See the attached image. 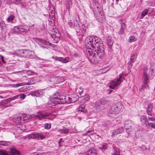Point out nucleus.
I'll list each match as a JSON object with an SVG mask.
<instances>
[{
  "label": "nucleus",
  "instance_id": "19",
  "mask_svg": "<svg viewBox=\"0 0 155 155\" xmlns=\"http://www.w3.org/2000/svg\"><path fill=\"white\" fill-rule=\"evenodd\" d=\"M44 93L42 91H35L31 94L33 96H36V97H42L44 95Z\"/></svg>",
  "mask_w": 155,
  "mask_h": 155
},
{
  "label": "nucleus",
  "instance_id": "61",
  "mask_svg": "<svg viewBox=\"0 0 155 155\" xmlns=\"http://www.w3.org/2000/svg\"><path fill=\"white\" fill-rule=\"evenodd\" d=\"M35 155H42V154H41V153H38L36 154V153H35Z\"/></svg>",
  "mask_w": 155,
  "mask_h": 155
},
{
  "label": "nucleus",
  "instance_id": "60",
  "mask_svg": "<svg viewBox=\"0 0 155 155\" xmlns=\"http://www.w3.org/2000/svg\"><path fill=\"white\" fill-rule=\"evenodd\" d=\"M123 21V20L122 19H120L119 20L118 22H119L121 25L122 23H122Z\"/></svg>",
  "mask_w": 155,
  "mask_h": 155
},
{
  "label": "nucleus",
  "instance_id": "36",
  "mask_svg": "<svg viewBox=\"0 0 155 155\" xmlns=\"http://www.w3.org/2000/svg\"><path fill=\"white\" fill-rule=\"evenodd\" d=\"M0 155H10L6 150H0Z\"/></svg>",
  "mask_w": 155,
  "mask_h": 155
},
{
  "label": "nucleus",
  "instance_id": "31",
  "mask_svg": "<svg viewBox=\"0 0 155 155\" xmlns=\"http://www.w3.org/2000/svg\"><path fill=\"white\" fill-rule=\"evenodd\" d=\"M113 150L114 152L112 154H120V152L119 150L116 148V147H113Z\"/></svg>",
  "mask_w": 155,
  "mask_h": 155
},
{
  "label": "nucleus",
  "instance_id": "25",
  "mask_svg": "<svg viewBox=\"0 0 155 155\" xmlns=\"http://www.w3.org/2000/svg\"><path fill=\"white\" fill-rule=\"evenodd\" d=\"M21 119V118L19 115H15L13 118V120L15 121L16 123H21L20 122Z\"/></svg>",
  "mask_w": 155,
  "mask_h": 155
},
{
  "label": "nucleus",
  "instance_id": "56",
  "mask_svg": "<svg viewBox=\"0 0 155 155\" xmlns=\"http://www.w3.org/2000/svg\"><path fill=\"white\" fill-rule=\"evenodd\" d=\"M68 58H66L64 59H62L63 60V63H66V62H68V61L67 60Z\"/></svg>",
  "mask_w": 155,
  "mask_h": 155
},
{
  "label": "nucleus",
  "instance_id": "45",
  "mask_svg": "<svg viewBox=\"0 0 155 155\" xmlns=\"http://www.w3.org/2000/svg\"><path fill=\"white\" fill-rule=\"evenodd\" d=\"M121 28L125 29L126 28V25L124 23H122L121 25Z\"/></svg>",
  "mask_w": 155,
  "mask_h": 155
},
{
  "label": "nucleus",
  "instance_id": "50",
  "mask_svg": "<svg viewBox=\"0 0 155 155\" xmlns=\"http://www.w3.org/2000/svg\"><path fill=\"white\" fill-rule=\"evenodd\" d=\"M4 2H5L7 4L11 3V0H4Z\"/></svg>",
  "mask_w": 155,
  "mask_h": 155
},
{
  "label": "nucleus",
  "instance_id": "21",
  "mask_svg": "<svg viewBox=\"0 0 155 155\" xmlns=\"http://www.w3.org/2000/svg\"><path fill=\"white\" fill-rule=\"evenodd\" d=\"M9 150L12 155H18L19 153V152L14 148H10Z\"/></svg>",
  "mask_w": 155,
  "mask_h": 155
},
{
  "label": "nucleus",
  "instance_id": "4",
  "mask_svg": "<svg viewBox=\"0 0 155 155\" xmlns=\"http://www.w3.org/2000/svg\"><path fill=\"white\" fill-rule=\"evenodd\" d=\"M123 107L122 104L120 102L113 105L109 111V114L116 115L119 113Z\"/></svg>",
  "mask_w": 155,
  "mask_h": 155
},
{
  "label": "nucleus",
  "instance_id": "33",
  "mask_svg": "<svg viewBox=\"0 0 155 155\" xmlns=\"http://www.w3.org/2000/svg\"><path fill=\"white\" fill-rule=\"evenodd\" d=\"M14 18V16L13 15H11L7 18V21L9 22H12Z\"/></svg>",
  "mask_w": 155,
  "mask_h": 155
},
{
  "label": "nucleus",
  "instance_id": "59",
  "mask_svg": "<svg viewBox=\"0 0 155 155\" xmlns=\"http://www.w3.org/2000/svg\"><path fill=\"white\" fill-rule=\"evenodd\" d=\"M32 84V83L31 82H28L26 83L25 84L26 85H29L31 84Z\"/></svg>",
  "mask_w": 155,
  "mask_h": 155
},
{
  "label": "nucleus",
  "instance_id": "35",
  "mask_svg": "<svg viewBox=\"0 0 155 155\" xmlns=\"http://www.w3.org/2000/svg\"><path fill=\"white\" fill-rule=\"evenodd\" d=\"M22 0H11V3L18 4L21 3Z\"/></svg>",
  "mask_w": 155,
  "mask_h": 155
},
{
  "label": "nucleus",
  "instance_id": "32",
  "mask_svg": "<svg viewBox=\"0 0 155 155\" xmlns=\"http://www.w3.org/2000/svg\"><path fill=\"white\" fill-rule=\"evenodd\" d=\"M57 82L58 83H62L64 81V77H58L57 78Z\"/></svg>",
  "mask_w": 155,
  "mask_h": 155
},
{
  "label": "nucleus",
  "instance_id": "13",
  "mask_svg": "<svg viewBox=\"0 0 155 155\" xmlns=\"http://www.w3.org/2000/svg\"><path fill=\"white\" fill-rule=\"evenodd\" d=\"M91 38V37H86L85 40V45L88 48H91V47L93 48L94 46V44H92Z\"/></svg>",
  "mask_w": 155,
  "mask_h": 155
},
{
  "label": "nucleus",
  "instance_id": "47",
  "mask_svg": "<svg viewBox=\"0 0 155 155\" xmlns=\"http://www.w3.org/2000/svg\"><path fill=\"white\" fill-rule=\"evenodd\" d=\"M94 7H100V5L97 2H94L93 3Z\"/></svg>",
  "mask_w": 155,
  "mask_h": 155
},
{
  "label": "nucleus",
  "instance_id": "58",
  "mask_svg": "<svg viewBox=\"0 0 155 155\" xmlns=\"http://www.w3.org/2000/svg\"><path fill=\"white\" fill-rule=\"evenodd\" d=\"M68 25L69 27H71L72 25V23L71 22H68Z\"/></svg>",
  "mask_w": 155,
  "mask_h": 155
},
{
  "label": "nucleus",
  "instance_id": "39",
  "mask_svg": "<svg viewBox=\"0 0 155 155\" xmlns=\"http://www.w3.org/2000/svg\"><path fill=\"white\" fill-rule=\"evenodd\" d=\"M150 126L151 127L155 129V123H148L147 124V126Z\"/></svg>",
  "mask_w": 155,
  "mask_h": 155
},
{
  "label": "nucleus",
  "instance_id": "23",
  "mask_svg": "<svg viewBox=\"0 0 155 155\" xmlns=\"http://www.w3.org/2000/svg\"><path fill=\"white\" fill-rule=\"evenodd\" d=\"M87 155H97V151L93 149L88 150L87 153Z\"/></svg>",
  "mask_w": 155,
  "mask_h": 155
},
{
  "label": "nucleus",
  "instance_id": "16",
  "mask_svg": "<svg viewBox=\"0 0 155 155\" xmlns=\"http://www.w3.org/2000/svg\"><path fill=\"white\" fill-rule=\"evenodd\" d=\"M153 107V106L152 103H150L148 106L147 109V112L148 115L150 116L152 115V111Z\"/></svg>",
  "mask_w": 155,
  "mask_h": 155
},
{
  "label": "nucleus",
  "instance_id": "53",
  "mask_svg": "<svg viewBox=\"0 0 155 155\" xmlns=\"http://www.w3.org/2000/svg\"><path fill=\"white\" fill-rule=\"evenodd\" d=\"M56 60L60 61H61L63 62V60L61 58L58 57L56 59Z\"/></svg>",
  "mask_w": 155,
  "mask_h": 155
},
{
  "label": "nucleus",
  "instance_id": "49",
  "mask_svg": "<svg viewBox=\"0 0 155 155\" xmlns=\"http://www.w3.org/2000/svg\"><path fill=\"white\" fill-rule=\"evenodd\" d=\"M89 96L88 95H86L84 97L85 100L87 101H88L89 99Z\"/></svg>",
  "mask_w": 155,
  "mask_h": 155
},
{
  "label": "nucleus",
  "instance_id": "11",
  "mask_svg": "<svg viewBox=\"0 0 155 155\" xmlns=\"http://www.w3.org/2000/svg\"><path fill=\"white\" fill-rule=\"evenodd\" d=\"M48 115L43 113L41 111L37 113L36 115L32 114L31 115V117L32 118H37L40 120L43 118H45Z\"/></svg>",
  "mask_w": 155,
  "mask_h": 155
},
{
  "label": "nucleus",
  "instance_id": "3",
  "mask_svg": "<svg viewBox=\"0 0 155 155\" xmlns=\"http://www.w3.org/2000/svg\"><path fill=\"white\" fill-rule=\"evenodd\" d=\"M99 51L97 50L92 51H88L89 56H88V59L89 61L91 63H97L100 61L101 58L103 56L104 54H103L102 56L100 57L98 54Z\"/></svg>",
  "mask_w": 155,
  "mask_h": 155
},
{
  "label": "nucleus",
  "instance_id": "20",
  "mask_svg": "<svg viewBox=\"0 0 155 155\" xmlns=\"http://www.w3.org/2000/svg\"><path fill=\"white\" fill-rule=\"evenodd\" d=\"M140 120L142 123L144 124L146 126H147V124H148V123L146 116L144 115L140 117Z\"/></svg>",
  "mask_w": 155,
  "mask_h": 155
},
{
  "label": "nucleus",
  "instance_id": "34",
  "mask_svg": "<svg viewBox=\"0 0 155 155\" xmlns=\"http://www.w3.org/2000/svg\"><path fill=\"white\" fill-rule=\"evenodd\" d=\"M18 96V95L15 96L14 97H12L9 98L7 99L6 100V102H9L12 100H14L16 99L17 97Z\"/></svg>",
  "mask_w": 155,
  "mask_h": 155
},
{
  "label": "nucleus",
  "instance_id": "38",
  "mask_svg": "<svg viewBox=\"0 0 155 155\" xmlns=\"http://www.w3.org/2000/svg\"><path fill=\"white\" fill-rule=\"evenodd\" d=\"M136 38L134 36H131L128 39V41L130 42H134L136 41Z\"/></svg>",
  "mask_w": 155,
  "mask_h": 155
},
{
  "label": "nucleus",
  "instance_id": "17",
  "mask_svg": "<svg viewBox=\"0 0 155 155\" xmlns=\"http://www.w3.org/2000/svg\"><path fill=\"white\" fill-rule=\"evenodd\" d=\"M124 130L123 128L121 127L114 130L112 132V136H114L121 133Z\"/></svg>",
  "mask_w": 155,
  "mask_h": 155
},
{
  "label": "nucleus",
  "instance_id": "18",
  "mask_svg": "<svg viewBox=\"0 0 155 155\" xmlns=\"http://www.w3.org/2000/svg\"><path fill=\"white\" fill-rule=\"evenodd\" d=\"M124 127L126 130H129L131 128L132 123L130 120H126L124 122Z\"/></svg>",
  "mask_w": 155,
  "mask_h": 155
},
{
  "label": "nucleus",
  "instance_id": "42",
  "mask_svg": "<svg viewBox=\"0 0 155 155\" xmlns=\"http://www.w3.org/2000/svg\"><path fill=\"white\" fill-rule=\"evenodd\" d=\"M27 89L26 87H23L19 89L18 91L20 92H24Z\"/></svg>",
  "mask_w": 155,
  "mask_h": 155
},
{
  "label": "nucleus",
  "instance_id": "1",
  "mask_svg": "<svg viewBox=\"0 0 155 155\" xmlns=\"http://www.w3.org/2000/svg\"><path fill=\"white\" fill-rule=\"evenodd\" d=\"M91 41H92V44H93L94 46L93 48H95V50L99 51L98 54L101 57L104 54V46L102 43H99L100 42L101 39L97 37H91Z\"/></svg>",
  "mask_w": 155,
  "mask_h": 155
},
{
  "label": "nucleus",
  "instance_id": "5",
  "mask_svg": "<svg viewBox=\"0 0 155 155\" xmlns=\"http://www.w3.org/2000/svg\"><path fill=\"white\" fill-rule=\"evenodd\" d=\"M119 76V78L115 79L110 82V86H109L110 88L114 89L117 86L120 84L122 81H121V79L123 76L122 74H120Z\"/></svg>",
  "mask_w": 155,
  "mask_h": 155
},
{
  "label": "nucleus",
  "instance_id": "7",
  "mask_svg": "<svg viewBox=\"0 0 155 155\" xmlns=\"http://www.w3.org/2000/svg\"><path fill=\"white\" fill-rule=\"evenodd\" d=\"M14 29L16 32L21 33L28 31L29 30V28L27 25H22L15 27Z\"/></svg>",
  "mask_w": 155,
  "mask_h": 155
},
{
  "label": "nucleus",
  "instance_id": "10",
  "mask_svg": "<svg viewBox=\"0 0 155 155\" xmlns=\"http://www.w3.org/2000/svg\"><path fill=\"white\" fill-rule=\"evenodd\" d=\"M33 52L29 50H25L22 51L21 54L26 58H33Z\"/></svg>",
  "mask_w": 155,
  "mask_h": 155
},
{
  "label": "nucleus",
  "instance_id": "44",
  "mask_svg": "<svg viewBox=\"0 0 155 155\" xmlns=\"http://www.w3.org/2000/svg\"><path fill=\"white\" fill-rule=\"evenodd\" d=\"M125 29L121 28L120 31L118 32V34L119 35H122L124 32V31Z\"/></svg>",
  "mask_w": 155,
  "mask_h": 155
},
{
  "label": "nucleus",
  "instance_id": "62",
  "mask_svg": "<svg viewBox=\"0 0 155 155\" xmlns=\"http://www.w3.org/2000/svg\"><path fill=\"white\" fill-rule=\"evenodd\" d=\"M112 91V90H109V92H108V93L109 94H110L111 93V92Z\"/></svg>",
  "mask_w": 155,
  "mask_h": 155
},
{
  "label": "nucleus",
  "instance_id": "22",
  "mask_svg": "<svg viewBox=\"0 0 155 155\" xmlns=\"http://www.w3.org/2000/svg\"><path fill=\"white\" fill-rule=\"evenodd\" d=\"M107 43L110 48H111L112 45L113 44V42L112 38L110 37H108L107 38Z\"/></svg>",
  "mask_w": 155,
  "mask_h": 155
},
{
  "label": "nucleus",
  "instance_id": "52",
  "mask_svg": "<svg viewBox=\"0 0 155 155\" xmlns=\"http://www.w3.org/2000/svg\"><path fill=\"white\" fill-rule=\"evenodd\" d=\"M149 119L150 120L155 122V118L153 117H149Z\"/></svg>",
  "mask_w": 155,
  "mask_h": 155
},
{
  "label": "nucleus",
  "instance_id": "14",
  "mask_svg": "<svg viewBox=\"0 0 155 155\" xmlns=\"http://www.w3.org/2000/svg\"><path fill=\"white\" fill-rule=\"evenodd\" d=\"M36 41L38 43V45H40L46 46L47 45H51V44L48 41H46L45 40L42 39L40 38H38L36 39Z\"/></svg>",
  "mask_w": 155,
  "mask_h": 155
},
{
  "label": "nucleus",
  "instance_id": "55",
  "mask_svg": "<svg viewBox=\"0 0 155 155\" xmlns=\"http://www.w3.org/2000/svg\"><path fill=\"white\" fill-rule=\"evenodd\" d=\"M0 58H1V60L2 61L3 63H5V62L4 61V57H3V56H2L1 55H0Z\"/></svg>",
  "mask_w": 155,
  "mask_h": 155
},
{
  "label": "nucleus",
  "instance_id": "6",
  "mask_svg": "<svg viewBox=\"0 0 155 155\" xmlns=\"http://www.w3.org/2000/svg\"><path fill=\"white\" fill-rule=\"evenodd\" d=\"M27 137L29 139L36 138L37 140H43L45 138V136L42 134L38 133H33L27 136Z\"/></svg>",
  "mask_w": 155,
  "mask_h": 155
},
{
  "label": "nucleus",
  "instance_id": "64",
  "mask_svg": "<svg viewBox=\"0 0 155 155\" xmlns=\"http://www.w3.org/2000/svg\"><path fill=\"white\" fill-rule=\"evenodd\" d=\"M112 155H120V154H112Z\"/></svg>",
  "mask_w": 155,
  "mask_h": 155
},
{
  "label": "nucleus",
  "instance_id": "15",
  "mask_svg": "<svg viewBox=\"0 0 155 155\" xmlns=\"http://www.w3.org/2000/svg\"><path fill=\"white\" fill-rule=\"evenodd\" d=\"M93 11L94 15L96 17H97V16L98 14H100L101 16H102L103 14V13L101 12L100 7H94V8H93Z\"/></svg>",
  "mask_w": 155,
  "mask_h": 155
},
{
  "label": "nucleus",
  "instance_id": "30",
  "mask_svg": "<svg viewBox=\"0 0 155 155\" xmlns=\"http://www.w3.org/2000/svg\"><path fill=\"white\" fill-rule=\"evenodd\" d=\"M137 57V55L136 54H134L131 56L130 59V61L132 63H134L136 60Z\"/></svg>",
  "mask_w": 155,
  "mask_h": 155
},
{
  "label": "nucleus",
  "instance_id": "51",
  "mask_svg": "<svg viewBox=\"0 0 155 155\" xmlns=\"http://www.w3.org/2000/svg\"><path fill=\"white\" fill-rule=\"evenodd\" d=\"M82 33L84 35L83 36L85 35V36H86V35H86V29L84 30V29L83 28H82Z\"/></svg>",
  "mask_w": 155,
  "mask_h": 155
},
{
  "label": "nucleus",
  "instance_id": "28",
  "mask_svg": "<svg viewBox=\"0 0 155 155\" xmlns=\"http://www.w3.org/2000/svg\"><path fill=\"white\" fill-rule=\"evenodd\" d=\"M54 103L52 102L51 101V99H50V101L48 102V104H47V107L53 108L56 104L54 105L53 103Z\"/></svg>",
  "mask_w": 155,
  "mask_h": 155
},
{
  "label": "nucleus",
  "instance_id": "2",
  "mask_svg": "<svg viewBox=\"0 0 155 155\" xmlns=\"http://www.w3.org/2000/svg\"><path fill=\"white\" fill-rule=\"evenodd\" d=\"M52 102L54 103V104H65L66 103V96L64 95H60L58 92H56L53 94L50 97Z\"/></svg>",
  "mask_w": 155,
  "mask_h": 155
},
{
  "label": "nucleus",
  "instance_id": "29",
  "mask_svg": "<svg viewBox=\"0 0 155 155\" xmlns=\"http://www.w3.org/2000/svg\"><path fill=\"white\" fill-rule=\"evenodd\" d=\"M68 130L67 129H61L58 130V131L60 133L65 134L68 132Z\"/></svg>",
  "mask_w": 155,
  "mask_h": 155
},
{
  "label": "nucleus",
  "instance_id": "9",
  "mask_svg": "<svg viewBox=\"0 0 155 155\" xmlns=\"http://www.w3.org/2000/svg\"><path fill=\"white\" fill-rule=\"evenodd\" d=\"M74 17L75 19L74 22V28L76 30V32L77 33V34L78 35V34L80 33V29L79 27V24L78 23V17L77 15H75Z\"/></svg>",
  "mask_w": 155,
  "mask_h": 155
},
{
  "label": "nucleus",
  "instance_id": "41",
  "mask_svg": "<svg viewBox=\"0 0 155 155\" xmlns=\"http://www.w3.org/2000/svg\"><path fill=\"white\" fill-rule=\"evenodd\" d=\"M101 151L104 152L107 148V146L106 145H103L101 147L99 148Z\"/></svg>",
  "mask_w": 155,
  "mask_h": 155
},
{
  "label": "nucleus",
  "instance_id": "24",
  "mask_svg": "<svg viewBox=\"0 0 155 155\" xmlns=\"http://www.w3.org/2000/svg\"><path fill=\"white\" fill-rule=\"evenodd\" d=\"M105 101L103 100L98 101L96 102L95 104V107H101V105L104 104Z\"/></svg>",
  "mask_w": 155,
  "mask_h": 155
},
{
  "label": "nucleus",
  "instance_id": "40",
  "mask_svg": "<svg viewBox=\"0 0 155 155\" xmlns=\"http://www.w3.org/2000/svg\"><path fill=\"white\" fill-rule=\"evenodd\" d=\"M45 129L49 130L51 127V124H45Z\"/></svg>",
  "mask_w": 155,
  "mask_h": 155
},
{
  "label": "nucleus",
  "instance_id": "12",
  "mask_svg": "<svg viewBox=\"0 0 155 155\" xmlns=\"http://www.w3.org/2000/svg\"><path fill=\"white\" fill-rule=\"evenodd\" d=\"M57 31L58 32L54 31L55 34L53 33L51 35L52 38L53 39L54 41V42L55 43H57L60 40V35L58 30H57Z\"/></svg>",
  "mask_w": 155,
  "mask_h": 155
},
{
  "label": "nucleus",
  "instance_id": "43",
  "mask_svg": "<svg viewBox=\"0 0 155 155\" xmlns=\"http://www.w3.org/2000/svg\"><path fill=\"white\" fill-rule=\"evenodd\" d=\"M143 79L145 83L146 84H147L149 81L147 76H143Z\"/></svg>",
  "mask_w": 155,
  "mask_h": 155
},
{
  "label": "nucleus",
  "instance_id": "57",
  "mask_svg": "<svg viewBox=\"0 0 155 155\" xmlns=\"http://www.w3.org/2000/svg\"><path fill=\"white\" fill-rule=\"evenodd\" d=\"M24 85V84H23V83H19V84H16V85L17 87H18L20 86L23 85Z\"/></svg>",
  "mask_w": 155,
  "mask_h": 155
},
{
  "label": "nucleus",
  "instance_id": "27",
  "mask_svg": "<svg viewBox=\"0 0 155 155\" xmlns=\"http://www.w3.org/2000/svg\"><path fill=\"white\" fill-rule=\"evenodd\" d=\"M10 143V142L9 141H0V145L2 146L8 145Z\"/></svg>",
  "mask_w": 155,
  "mask_h": 155
},
{
  "label": "nucleus",
  "instance_id": "8",
  "mask_svg": "<svg viewBox=\"0 0 155 155\" xmlns=\"http://www.w3.org/2000/svg\"><path fill=\"white\" fill-rule=\"evenodd\" d=\"M78 97L76 94H73L70 97L66 96V103H71L76 101L78 100Z\"/></svg>",
  "mask_w": 155,
  "mask_h": 155
},
{
  "label": "nucleus",
  "instance_id": "26",
  "mask_svg": "<svg viewBox=\"0 0 155 155\" xmlns=\"http://www.w3.org/2000/svg\"><path fill=\"white\" fill-rule=\"evenodd\" d=\"M85 106L84 104L80 105L79 107V110L80 111L84 112V113L87 114V110H84Z\"/></svg>",
  "mask_w": 155,
  "mask_h": 155
},
{
  "label": "nucleus",
  "instance_id": "54",
  "mask_svg": "<svg viewBox=\"0 0 155 155\" xmlns=\"http://www.w3.org/2000/svg\"><path fill=\"white\" fill-rule=\"evenodd\" d=\"M147 70L145 69L143 70V76H147V74L146 72Z\"/></svg>",
  "mask_w": 155,
  "mask_h": 155
},
{
  "label": "nucleus",
  "instance_id": "37",
  "mask_svg": "<svg viewBox=\"0 0 155 155\" xmlns=\"http://www.w3.org/2000/svg\"><path fill=\"white\" fill-rule=\"evenodd\" d=\"M148 11L147 9H144L142 12L141 16L143 17H144L147 14Z\"/></svg>",
  "mask_w": 155,
  "mask_h": 155
},
{
  "label": "nucleus",
  "instance_id": "48",
  "mask_svg": "<svg viewBox=\"0 0 155 155\" xmlns=\"http://www.w3.org/2000/svg\"><path fill=\"white\" fill-rule=\"evenodd\" d=\"M26 97V95L24 94H21L20 95V98L24 99Z\"/></svg>",
  "mask_w": 155,
  "mask_h": 155
},
{
  "label": "nucleus",
  "instance_id": "63",
  "mask_svg": "<svg viewBox=\"0 0 155 155\" xmlns=\"http://www.w3.org/2000/svg\"><path fill=\"white\" fill-rule=\"evenodd\" d=\"M2 3V0H0V4L1 5Z\"/></svg>",
  "mask_w": 155,
  "mask_h": 155
},
{
  "label": "nucleus",
  "instance_id": "46",
  "mask_svg": "<svg viewBox=\"0 0 155 155\" xmlns=\"http://www.w3.org/2000/svg\"><path fill=\"white\" fill-rule=\"evenodd\" d=\"M102 69L104 71V72H103L104 73L107 72L110 69L108 68V67H104L103 68H102Z\"/></svg>",
  "mask_w": 155,
  "mask_h": 155
}]
</instances>
